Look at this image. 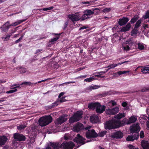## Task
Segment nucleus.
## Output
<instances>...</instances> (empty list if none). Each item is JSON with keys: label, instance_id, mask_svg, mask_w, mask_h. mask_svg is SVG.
I'll list each match as a JSON object with an SVG mask.
<instances>
[{"label": "nucleus", "instance_id": "f257e3e1", "mask_svg": "<svg viewBox=\"0 0 149 149\" xmlns=\"http://www.w3.org/2000/svg\"><path fill=\"white\" fill-rule=\"evenodd\" d=\"M125 116L124 113H119L115 115L114 116L115 119H112L106 122L104 125L105 129L111 130L118 128L123 126L124 124L121 123L119 120Z\"/></svg>", "mask_w": 149, "mask_h": 149}, {"label": "nucleus", "instance_id": "f03ea898", "mask_svg": "<svg viewBox=\"0 0 149 149\" xmlns=\"http://www.w3.org/2000/svg\"><path fill=\"white\" fill-rule=\"evenodd\" d=\"M140 130V127L138 123L134 124L132 126H131V141H133L135 140H137L139 137L138 132Z\"/></svg>", "mask_w": 149, "mask_h": 149}, {"label": "nucleus", "instance_id": "7ed1b4c3", "mask_svg": "<svg viewBox=\"0 0 149 149\" xmlns=\"http://www.w3.org/2000/svg\"><path fill=\"white\" fill-rule=\"evenodd\" d=\"M88 107L90 109H96V111L97 113H101L104 111L106 107L104 105H101L98 102L91 103L88 104Z\"/></svg>", "mask_w": 149, "mask_h": 149}, {"label": "nucleus", "instance_id": "20e7f679", "mask_svg": "<svg viewBox=\"0 0 149 149\" xmlns=\"http://www.w3.org/2000/svg\"><path fill=\"white\" fill-rule=\"evenodd\" d=\"M52 120L50 116H45L41 117L39 120V123L41 126H46L51 123Z\"/></svg>", "mask_w": 149, "mask_h": 149}, {"label": "nucleus", "instance_id": "39448f33", "mask_svg": "<svg viewBox=\"0 0 149 149\" xmlns=\"http://www.w3.org/2000/svg\"><path fill=\"white\" fill-rule=\"evenodd\" d=\"M91 128V126H88L85 128V130H87L85 133L86 136L88 139L96 137L98 136V135L95 132L94 130H90Z\"/></svg>", "mask_w": 149, "mask_h": 149}, {"label": "nucleus", "instance_id": "423d86ee", "mask_svg": "<svg viewBox=\"0 0 149 149\" xmlns=\"http://www.w3.org/2000/svg\"><path fill=\"white\" fill-rule=\"evenodd\" d=\"M83 112L82 111H77L69 119V121L70 123H72L79 121L82 118Z\"/></svg>", "mask_w": 149, "mask_h": 149}, {"label": "nucleus", "instance_id": "0eeeda50", "mask_svg": "<svg viewBox=\"0 0 149 149\" xmlns=\"http://www.w3.org/2000/svg\"><path fill=\"white\" fill-rule=\"evenodd\" d=\"M74 141L80 145H83L86 142L85 141V139L80 135L79 134H78L76 137L74 139ZM88 141H87L88 142Z\"/></svg>", "mask_w": 149, "mask_h": 149}, {"label": "nucleus", "instance_id": "6e6552de", "mask_svg": "<svg viewBox=\"0 0 149 149\" xmlns=\"http://www.w3.org/2000/svg\"><path fill=\"white\" fill-rule=\"evenodd\" d=\"M74 146V143L71 142H64L61 144V147L64 149H72Z\"/></svg>", "mask_w": 149, "mask_h": 149}, {"label": "nucleus", "instance_id": "1a4fd4ad", "mask_svg": "<svg viewBox=\"0 0 149 149\" xmlns=\"http://www.w3.org/2000/svg\"><path fill=\"white\" fill-rule=\"evenodd\" d=\"M85 128L83 124L78 122L74 126L73 130L74 132H77Z\"/></svg>", "mask_w": 149, "mask_h": 149}, {"label": "nucleus", "instance_id": "9d476101", "mask_svg": "<svg viewBox=\"0 0 149 149\" xmlns=\"http://www.w3.org/2000/svg\"><path fill=\"white\" fill-rule=\"evenodd\" d=\"M14 138L17 141H24L25 140V137L22 134L15 133L14 134Z\"/></svg>", "mask_w": 149, "mask_h": 149}, {"label": "nucleus", "instance_id": "9b49d317", "mask_svg": "<svg viewBox=\"0 0 149 149\" xmlns=\"http://www.w3.org/2000/svg\"><path fill=\"white\" fill-rule=\"evenodd\" d=\"M68 17L73 22L77 21L81 19V17L79 15L76 14L69 15Z\"/></svg>", "mask_w": 149, "mask_h": 149}, {"label": "nucleus", "instance_id": "f8f14e48", "mask_svg": "<svg viewBox=\"0 0 149 149\" xmlns=\"http://www.w3.org/2000/svg\"><path fill=\"white\" fill-rule=\"evenodd\" d=\"M119 109L118 107H116L112 109H109L106 110L107 113L109 115H115L119 111Z\"/></svg>", "mask_w": 149, "mask_h": 149}, {"label": "nucleus", "instance_id": "ddd939ff", "mask_svg": "<svg viewBox=\"0 0 149 149\" xmlns=\"http://www.w3.org/2000/svg\"><path fill=\"white\" fill-rule=\"evenodd\" d=\"M67 120V118L64 116H62L58 118L55 122L56 124H61L66 121Z\"/></svg>", "mask_w": 149, "mask_h": 149}, {"label": "nucleus", "instance_id": "4468645a", "mask_svg": "<svg viewBox=\"0 0 149 149\" xmlns=\"http://www.w3.org/2000/svg\"><path fill=\"white\" fill-rule=\"evenodd\" d=\"M123 136V133L120 131H117L115 133L113 134L111 136V137L114 138H122Z\"/></svg>", "mask_w": 149, "mask_h": 149}, {"label": "nucleus", "instance_id": "2eb2a0df", "mask_svg": "<svg viewBox=\"0 0 149 149\" xmlns=\"http://www.w3.org/2000/svg\"><path fill=\"white\" fill-rule=\"evenodd\" d=\"M90 120L93 123H96L99 121V118L98 116L93 115L90 117Z\"/></svg>", "mask_w": 149, "mask_h": 149}, {"label": "nucleus", "instance_id": "dca6fc26", "mask_svg": "<svg viewBox=\"0 0 149 149\" xmlns=\"http://www.w3.org/2000/svg\"><path fill=\"white\" fill-rule=\"evenodd\" d=\"M141 145L143 149H149V143L145 140L141 142Z\"/></svg>", "mask_w": 149, "mask_h": 149}, {"label": "nucleus", "instance_id": "f3484780", "mask_svg": "<svg viewBox=\"0 0 149 149\" xmlns=\"http://www.w3.org/2000/svg\"><path fill=\"white\" fill-rule=\"evenodd\" d=\"M129 19L127 17H123L120 19L118 23L120 26H122L125 24L128 21Z\"/></svg>", "mask_w": 149, "mask_h": 149}, {"label": "nucleus", "instance_id": "a211bd4d", "mask_svg": "<svg viewBox=\"0 0 149 149\" xmlns=\"http://www.w3.org/2000/svg\"><path fill=\"white\" fill-rule=\"evenodd\" d=\"M7 140L8 139L6 136H0V146L4 145Z\"/></svg>", "mask_w": 149, "mask_h": 149}, {"label": "nucleus", "instance_id": "6ab92c4d", "mask_svg": "<svg viewBox=\"0 0 149 149\" xmlns=\"http://www.w3.org/2000/svg\"><path fill=\"white\" fill-rule=\"evenodd\" d=\"M50 146L54 149H59L61 148V144L59 143H51Z\"/></svg>", "mask_w": 149, "mask_h": 149}, {"label": "nucleus", "instance_id": "aec40b11", "mask_svg": "<svg viewBox=\"0 0 149 149\" xmlns=\"http://www.w3.org/2000/svg\"><path fill=\"white\" fill-rule=\"evenodd\" d=\"M100 87V86H90L86 88L85 91L86 92H88V91H91L93 89H98Z\"/></svg>", "mask_w": 149, "mask_h": 149}, {"label": "nucleus", "instance_id": "412c9836", "mask_svg": "<svg viewBox=\"0 0 149 149\" xmlns=\"http://www.w3.org/2000/svg\"><path fill=\"white\" fill-rule=\"evenodd\" d=\"M139 31L138 29L134 28L131 31V36L136 38L137 36Z\"/></svg>", "mask_w": 149, "mask_h": 149}, {"label": "nucleus", "instance_id": "4be33fe9", "mask_svg": "<svg viewBox=\"0 0 149 149\" xmlns=\"http://www.w3.org/2000/svg\"><path fill=\"white\" fill-rule=\"evenodd\" d=\"M141 72L144 74L149 73V65L142 68Z\"/></svg>", "mask_w": 149, "mask_h": 149}, {"label": "nucleus", "instance_id": "5701e85b", "mask_svg": "<svg viewBox=\"0 0 149 149\" xmlns=\"http://www.w3.org/2000/svg\"><path fill=\"white\" fill-rule=\"evenodd\" d=\"M26 20V19H23V20H19L15 22L14 23L11 24L10 25H9L10 26H16L18 24H20L21 23L24 22Z\"/></svg>", "mask_w": 149, "mask_h": 149}, {"label": "nucleus", "instance_id": "b1692460", "mask_svg": "<svg viewBox=\"0 0 149 149\" xmlns=\"http://www.w3.org/2000/svg\"><path fill=\"white\" fill-rule=\"evenodd\" d=\"M84 14H86L88 16L90 15L95 14V12L90 9H87L85 10L84 12Z\"/></svg>", "mask_w": 149, "mask_h": 149}, {"label": "nucleus", "instance_id": "393cba45", "mask_svg": "<svg viewBox=\"0 0 149 149\" xmlns=\"http://www.w3.org/2000/svg\"><path fill=\"white\" fill-rule=\"evenodd\" d=\"M130 27V23H129L128 24L126 25L125 27H123L121 29L120 31L125 32L126 31H127L129 30Z\"/></svg>", "mask_w": 149, "mask_h": 149}, {"label": "nucleus", "instance_id": "a878e982", "mask_svg": "<svg viewBox=\"0 0 149 149\" xmlns=\"http://www.w3.org/2000/svg\"><path fill=\"white\" fill-rule=\"evenodd\" d=\"M141 21L142 20L141 19L138 20L135 24L134 28L137 29L140 26Z\"/></svg>", "mask_w": 149, "mask_h": 149}, {"label": "nucleus", "instance_id": "bb28decb", "mask_svg": "<svg viewBox=\"0 0 149 149\" xmlns=\"http://www.w3.org/2000/svg\"><path fill=\"white\" fill-rule=\"evenodd\" d=\"M138 15H135L131 19V24H132L135 22L139 18Z\"/></svg>", "mask_w": 149, "mask_h": 149}, {"label": "nucleus", "instance_id": "cd10ccee", "mask_svg": "<svg viewBox=\"0 0 149 149\" xmlns=\"http://www.w3.org/2000/svg\"><path fill=\"white\" fill-rule=\"evenodd\" d=\"M26 126L24 125H20L17 126V129L19 131H21L23 130L25 128Z\"/></svg>", "mask_w": 149, "mask_h": 149}, {"label": "nucleus", "instance_id": "c85d7f7f", "mask_svg": "<svg viewBox=\"0 0 149 149\" xmlns=\"http://www.w3.org/2000/svg\"><path fill=\"white\" fill-rule=\"evenodd\" d=\"M137 117L132 116H131V123L135 122L137 120Z\"/></svg>", "mask_w": 149, "mask_h": 149}, {"label": "nucleus", "instance_id": "c756f323", "mask_svg": "<svg viewBox=\"0 0 149 149\" xmlns=\"http://www.w3.org/2000/svg\"><path fill=\"white\" fill-rule=\"evenodd\" d=\"M143 18L145 19L149 18V10L147 11L145 14L143 16Z\"/></svg>", "mask_w": 149, "mask_h": 149}, {"label": "nucleus", "instance_id": "7c9ffc66", "mask_svg": "<svg viewBox=\"0 0 149 149\" xmlns=\"http://www.w3.org/2000/svg\"><path fill=\"white\" fill-rule=\"evenodd\" d=\"M6 26L5 27H3L2 28V30L3 31L6 32L7 31L10 27V25H7L6 26Z\"/></svg>", "mask_w": 149, "mask_h": 149}, {"label": "nucleus", "instance_id": "2f4dec72", "mask_svg": "<svg viewBox=\"0 0 149 149\" xmlns=\"http://www.w3.org/2000/svg\"><path fill=\"white\" fill-rule=\"evenodd\" d=\"M89 18L90 17L87 15H86V14H84L81 17V20L83 21Z\"/></svg>", "mask_w": 149, "mask_h": 149}, {"label": "nucleus", "instance_id": "473e14b6", "mask_svg": "<svg viewBox=\"0 0 149 149\" xmlns=\"http://www.w3.org/2000/svg\"><path fill=\"white\" fill-rule=\"evenodd\" d=\"M138 45V48L140 50H143L144 49V46L143 44L140 43H139L137 44Z\"/></svg>", "mask_w": 149, "mask_h": 149}, {"label": "nucleus", "instance_id": "72a5a7b5", "mask_svg": "<svg viewBox=\"0 0 149 149\" xmlns=\"http://www.w3.org/2000/svg\"><path fill=\"white\" fill-rule=\"evenodd\" d=\"M59 38V36H58L56 38H54L51 39L50 42L51 43H53L55 41H56Z\"/></svg>", "mask_w": 149, "mask_h": 149}, {"label": "nucleus", "instance_id": "f704fd0d", "mask_svg": "<svg viewBox=\"0 0 149 149\" xmlns=\"http://www.w3.org/2000/svg\"><path fill=\"white\" fill-rule=\"evenodd\" d=\"M95 78L93 77H90L89 78H87L86 79H84V81H87L88 82H90L94 80Z\"/></svg>", "mask_w": 149, "mask_h": 149}, {"label": "nucleus", "instance_id": "c9c22d12", "mask_svg": "<svg viewBox=\"0 0 149 149\" xmlns=\"http://www.w3.org/2000/svg\"><path fill=\"white\" fill-rule=\"evenodd\" d=\"M54 8L53 6H51L49 8H44L43 9H39L40 10H43L44 11H47L49 10H52Z\"/></svg>", "mask_w": 149, "mask_h": 149}, {"label": "nucleus", "instance_id": "e433bc0d", "mask_svg": "<svg viewBox=\"0 0 149 149\" xmlns=\"http://www.w3.org/2000/svg\"><path fill=\"white\" fill-rule=\"evenodd\" d=\"M106 131H103L102 132H100L98 134V135L100 137L103 136L105 134H106Z\"/></svg>", "mask_w": 149, "mask_h": 149}, {"label": "nucleus", "instance_id": "4c0bfd02", "mask_svg": "<svg viewBox=\"0 0 149 149\" xmlns=\"http://www.w3.org/2000/svg\"><path fill=\"white\" fill-rule=\"evenodd\" d=\"M129 72V71H118L117 72V74L119 75H120L122 74H124L127 73Z\"/></svg>", "mask_w": 149, "mask_h": 149}, {"label": "nucleus", "instance_id": "58836bf2", "mask_svg": "<svg viewBox=\"0 0 149 149\" xmlns=\"http://www.w3.org/2000/svg\"><path fill=\"white\" fill-rule=\"evenodd\" d=\"M23 84L28 85L29 86H31L33 84L30 82L24 81L21 84V85Z\"/></svg>", "mask_w": 149, "mask_h": 149}, {"label": "nucleus", "instance_id": "ea45409f", "mask_svg": "<svg viewBox=\"0 0 149 149\" xmlns=\"http://www.w3.org/2000/svg\"><path fill=\"white\" fill-rule=\"evenodd\" d=\"M117 65V64H111L110 65L108 66L107 67V68H109V69L111 68H113L115 67H116Z\"/></svg>", "mask_w": 149, "mask_h": 149}, {"label": "nucleus", "instance_id": "a19ab883", "mask_svg": "<svg viewBox=\"0 0 149 149\" xmlns=\"http://www.w3.org/2000/svg\"><path fill=\"white\" fill-rule=\"evenodd\" d=\"M111 10V9L109 8H106L102 10V11L104 13H107Z\"/></svg>", "mask_w": 149, "mask_h": 149}, {"label": "nucleus", "instance_id": "79ce46f5", "mask_svg": "<svg viewBox=\"0 0 149 149\" xmlns=\"http://www.w3.org/2000/svg\"><path fill=\"white\" fill-rule=\"evenodd\" d=\"M17 89H14V90H11L7 91L6 92L7 93H12L17 91Z\"/></svg>", "mask_w": 149, "mask_h": 149}, {"label": "nucleus", "instance_id": "37998d69", "mask_svg": "<svg viewBox=\"0 0 149 149\" xmlns=\"http://www.w3.org/2000/svg\"><path fill=\"white\" fill-rule=\"evenodd\" d=\"M148 91H149V87H144L141 90V92H146Z\"/></svg>", "mask_w": 149, "mask_h": 149}, {"label": "nucleus", "instance_id": "c03bdc74", "mask_svg": "<svg viewBox=\"0 0 149 149\" xmlns=\"http://www.w3.org/2000/svg\"><path fill=\"white\" fill-rule=\"evenodd\" d=\"M92 10V11L94 12V11H96V10H97V12H96V13H95V15H97V13L99 12L100 10L98 8H93Z\"/></svg>", "mask_w": 149, "mask_h": 149}, {"label": "nucleus", "instance_id": "a18cd8bd", "mask_svg": "<svg viewBox=\"0 0 149 149\" xmlns=\"http://www.w3.org/2000/svg\"><path fill=\"white\" fill-rule=\"evenodd\" d=\"M93 2V1H84V2H82V3L83 4H92Z\"/></svg>", "mask_w": 149, "mask_h": 149}, {"label": "nucleus", "instance_id": "49530a36", "mask_svg": "<svg viewBox=\"0 0 149 149\" xmlns=\"http://www.w3.org/2000/svg\"><path fill=\"white\" fill-rule=\"evenodd\" d=\"M109 104H111L112 106H114L116 105V103L113 100H111L109 102Z\"/></svg>", "mask_w": 149, "mask_h": 149}, {"label": "nucleus", "instance_id": "de8ad7c7", "mask_svg": "<svg viewBox=\"0 0 149 149\" xmlns=\"http://www.w3.org/2000/svg\"><path fill=\"white\" fill-rule=\"evenodd\" d=\"M144 132L141 131L140 134V137L141 138H143L144 137Z\"/></svg>", "mask_w": 149, "mask_h": 149}, {"label": "nucleus", "instance_id": "09e8293b", "mask_svg": "<svg viewBox=\"0 0 149 149\" xmlns=\"http://www.w3.org/2000/svg\"><path fill=\"white\" fill-rule=\"evenodd\" d=\"M20 71L21 73H24L26 72V69L24 68H21L20 69Z\"/></svg>", "mask_w": 149, "mask_h": 149}, {"label": "nucleus", "instance_id": "8fccbe9b", "mask_svg": "<svg viewBox=\"0 0 149 149\" xmlns=\"http://www.w3.org/2000/svg\"><path fill=\"white\" fill-rule=\"evenodd\" d=\"M123 49L127 51L130 50V47L129 46L127 45L125 47H123Z\"/></svg>", "mask_w": 149, "mask_h": 149}, {"label": "nucleus", "instance_id": "3c124183", "mask_svg": "<svg viewBox=\"0 0 149 149\" xmlns=\"http://www.w3.org/2000/svg\"><path fill=\"white\" fill-rule=\"evenodd\" d=\"M68 24V21H67L64 24V27L63 28V29H66V27L67 26Z\"/></svg>", "mask_w": 149, "mask_h": 149}, {"label": "nucleus", "instance_id": "603ef678", "mask_svg": "<svg viewBox=\"0 0 149 149\" xmlns=\"http://www.w3.org/2000/svg\"><path fill=\"white\" fill-rule=\"evenodd\" d=\"M23 37V36H21L17 40L15 41V43H17L20 42L22 39Z\"/></svg>", "mask_w": 149, "mask_h": 149}, {"label": "nucleus", "instance_id": "864d4df0", "mask_svg": "<svg viewBox=\"0 0 149 149\" xmlns=\"http://www.w3.org/2000/svg\"><path fill=\"white\" fill-rule=\"evenodd\" d=\"M65 97H63L62 98H61L60 100H59L60 102L61 103L63 102H65V100L64 99Z\"/></svg>", "mask_w": 149, "mask_h": 149}, {"label": "nucleus", "instance_id": "5fc2aeb1", "mask_svg": "<svg viewBox=\"0 0 149 149\" xmlns=\"http://www.w3.org/2000/svg\"><path fill=\"white\" fill-rule=\"evenodd\" d=\"M65 93L64 92H61L60 93L59 95H58V98H60L62 96H63L64 94Z\"/></svg>", "mask_w": 149, "mask_h": 149}, {"label": "nucleus", "instance_id": "6e6d98bb", "mask_svg": "<svg viewBox=\"0 0 149 149\" xmlns=\"http://www.w3.org/2000/svg\"><path fill=\"white\" fill-rule=\"evenodd\" d=\"M125 124H130V118H129V121L128 122H125Z\"/></svg>", "mask_w": 149, "mask_h": 149}, {"label": "nucleus", "instance_id": "4d7b16f0", "mask_svg": "<svg viewBox=\"0 0 149 149\" xmlns=\"http://www.w3.org/2000/svg\"><path fill=\"white\" fill-rule=\"evenodd\" d=\"M42 51V49H37L36 51V52L35 53L37 54V53H38V52H41Z\"/></svg>", "mask_w": 149, "mask_h": 149}, {"label": "nucleus", "instance_id": "13d9d810", "mask_svg": "<svg viewBox=\"0 0 149 149\" xmlns=\"http://www.w3.org/2000/svg\"><path fill=\"white\" fill-rule=\"evenodd\" d=\"M101 75H102V74H99L95 75V76L97 77H100V78H102V77H104V76H101Z\"/></svg>", "mask_w": 149, "mask_h": 149}, {"label": "nucleus", "instance_id": "bf43d9fd", "mask_svg": "<svg viewBox=\"0 0 149 149\" xmlns=\"http://www.w3.org/2000/svg\"><path fill=\"white\" fill-rule=\"evenodd\" d=\"M88 28V27L83 26L80 27L79 29V30L84 29Z\"/></svg>", "mask_w": 149, "mask_h": 149}, {"label": "nucleus", "instance_id": "052dcab7", "mask_svg": "<svg viewBox=\"0 0 149 149\" xmlns=\"http://www.w3.org/2000/svg\"><path fill=\"white\" fill-rule=\"evenodd\" d=\"M126 140L127 141H130V136L129 135L126 138Z\"/></svg>", "mask_w": 149, "mask_h": 149}, {"label": "nucleus", "instance_id": "680f3d73", "mask_svg": "<svg viewBox=\"0 0 149 149\" xmlns=\"http://www.w3.org/2000/svg\"><path fill=\"white\" fill-rule=\"evenodd\" d=\"M10 37V35H7L4 38L5 39H9Z\"/></svg>", "mask_w": 149, "mask_h": 149}, {"label": "nucleus", "instance_id": "e2e57ef3", "mask_svg": "<svg viewBox=\"0 0 149 149\" xmlns=\"http://www.w3.org/2000/svg\"><path fill=\"white\" fill-rule=\"evenodd\" d=\"M3 149H9V148L8 146H6L3 147Z\"/></svg>", "mask_w": 149, "mask_h": 149}, {"label": "nucleus", "instance_id": "0e129e2a", "mask_svg": "<svg viewBox=\"0 0 149 149\" xmlns=\"http://www.w3.org/2000/svg\"><path fill=\"white\" fill-rule=\"evenodd\" d=\"M58 104H57V102H55L54 103L52 104V107H54V106H56L58 105Z\"/></svg>", "mask_w": 149, "mask_h": 149}, {"label": "nucleus", "instance_id": "69168bd1", "mask_svg": "<svg viewBox=\"0 0 149 149\" xmlns=\"http://www.w3.org/2000/svg\"><path fill=\"white\" fill-rule=\"evenodd\" d=\"M126 105L127 103L125 102H124L122 103V105L124 107H126Z\"/></svg>", "mask_w": 149, "mask_h": 149}, {"label": "nucleus", "instance_id": "338daca9", "mask_svg": "<svg viewBox=\"0 0 149 149\" xmlns=\"http://www.w3.org/2000/svg\"><path fill=\"white\" fill-rule=\"evenodd\" d=\"M148 24H144L143 28L144 29H146L147 28H148Z\"/></svg>", "mask_w": 149, "mask_h": 149}, {"label": "nucleus", "instance_id": "774afa93", "mask_svg": "<svg viewBox=\"0 0 149 149\" xmlns=\"http://www.w3.org/2000/svg\"><path fill=\"white\" fill-rule=\"evenodd\" d=\"M134 147L133 146H132L131 145V149H139V148H134Z\"/></svg>", "mask_w": 149, "mask_h": 149}]
</instances>
